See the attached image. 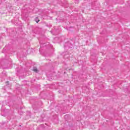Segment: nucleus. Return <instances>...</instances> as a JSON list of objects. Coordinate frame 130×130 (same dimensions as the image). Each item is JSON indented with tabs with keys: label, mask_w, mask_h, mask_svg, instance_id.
<instances>
[{
	"label": "nucleus",
	"mask_w": 130,
	"mask_h": 130,
	"mask_svg": "<svg viewBox=\"0 0 130 130\" xmlns=\"http://www.w3.org/2000/svg\"><path fill=\"white\" fill-rule=\"evenodd\" d=\"M33 71L35 73H37L38 72V70L37 69V68H36V67H34Z\"/></svg>",
	"instance_id": "f257e3e1"
},
{
	"label": "nucleus",
	"mask_w": 130,
	"mask_h": 130,
	"mask_svg": "<svg viewBox=\"0 0 130 130\" xmlns=\"http://www.w3.org/2000/svg\"><path fill=\"white\" fill-rule=\"evenodd\" d=\"M67 116H68V115H65V117H67Z\"/></svg>",
	"instance_id": "f03ea898"
}]
</instances>
